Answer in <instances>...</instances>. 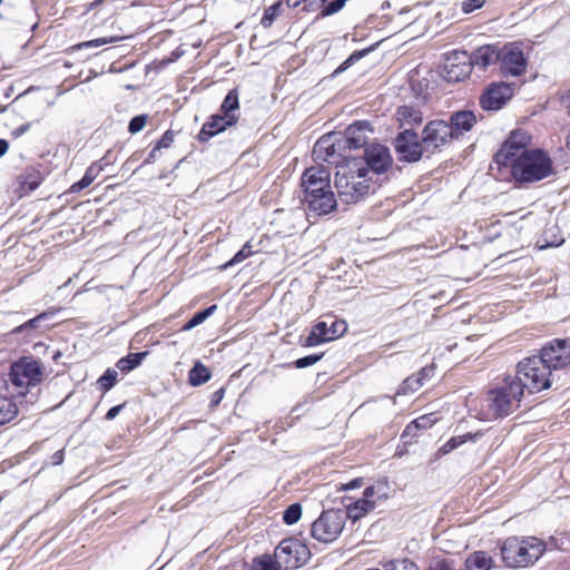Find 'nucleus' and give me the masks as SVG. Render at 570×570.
<instances>
[{"label": "nucleus", "mask_w": 570, "mask_h": 570, "mask_svg": "<svg viewBox=\"0 0 570 570\" xmlns=\"http://www.w3.org/2000/svg\"><path fill=\"white\" fill-rule=\"evenodd\" d=\"M301 187L311 212L326 215L336 208L337 202L331 189V173L324 166L306 168L301 177Z\"/></svg>", "instance_id": "1"}, {"label": "nucleus", "mask_w": 570, "mask_h": 570, "mask_svg": "<svg viewBox=\"0 0 570 570\" xmlns=\"http://www.w3.org/2000/svg\"><path fill=\"white\" fill-rule=\"evenodd\" d=\"M335 187L340 199L346 204H355L374 191V183L372 176H368V168L357 158L347 159L337 165Z\"/></svg>", "instance_id": "2"}, {"label": "nucleus", "mask_w": 570, "mask_h": 570, "mask_svg": "<svg viewBox=\"0 0 570 570\" xmlns=\"http://www.w3.org/2000/svg\"><path fill=\"white\" fill-rule=\"evenodd\" d=\"M523 395L519 382L507 376L502 385L490 390L482 399V419L491 421L512 414L520 407Z\"/></svg>", "instance_id": "3"}, {"label": "nucleus", "mask_w": 570, "mask_h": 570, "mask_svg": "<svg viewBox=\"0 0 570 570\" xmlns=\"http://www.w3.org/2000/svg\"><path fill=\"white\" fill-rule=\"evenodd\" d=\"M511 176L519 185H529L550 177L553 161L542 149H530L509 163Z\"/></svg>", "instance_id": "4"}, {"label": "nucleus", "mask_w": 570, "mask_h": 570, "mask_svg": "<svg viewBox=\"0 0 570 570\" xmlns=\"http://www.w3.org/2000/svg\"><path fill=\"white\" fill-rule=\"evenodd\" d=\"M546 550V541L537 537H510L501 547V557L507 567L523 568L533 564Z\"/></svg>", "instance_id": "5"}, {"label": "nucleus", "mask_w": 570, "mask_h": 570, "mask_svg": "<svg viewBox=\"0 0 570 570\" xmlns=\"http://www.w3.org/2000/svg\"><path fill=\"white\" fill-rule=\"evenodd\" d=\"M552 377L553 372L540 355H532L519 362L515 375L511 376L514 382H519L523 393L527 390L530 394L550 389Z\"/></svg>", "instance_id": "6"}, {"label": "nucleus", "mask_w": 570, "mask_h": 570, "mask_svg": "<svg viewBox=\"0 0 570 570\" xmlns=\"http://www.w3.org/2000/svg\"><path fill=\"white\" fill-rule=\"evenodd\" d=\"M42 381V366L39 361L22 357L10 367L9 382L16 393L23 396L30 387Z\"/></svg>", "instance_id": "7"}, {"label": "nucleus", "mask_w": 570, "mask_h": 570, "mask_svg": "<svg viewBox=\"0 0 570 570\" xmlns=\"http://www.w3.org/2000/svg\"><path fill=\"white\" fill-rule=\"evenodd\" d=\"M346 514L342 510H326L312 523V537L324 543L333 542L344 529Z\"/></svg>", "instance_id": "8"}, {"label": "nucleus", "mask_w": 570, "mask_h": 570, "mask_svg": "<svg viewBox=\"0 0 570 570\" xmlns=\"http://www.w3.org/2000/svg\"><path fill=\"white\" fill-rule=\"evenodd\" d=\"M274 557L285 570L297 569L309 558L307 547L294 538L284 539L275 548Z\"/></svg>", "instance_id": "9"}, {"label": "nucleus", "mask_w": 570, "mask_h": 570, "mask_svg": "<svg viewBox=\"0 0 570 570\" xmlns=\"http://www.w3.org/2000/svg\"><path fill=\"white\" fill-rule=\"evenodd\" d=\"M422 141L426 154H434L453 140V131L448 121L435 119L429 121L422 131Z\"/></svg>", "instance_id": "10"}, {"label": "nucleus", "mask_w": 570, "mask_h": 570, "mask_svg": "<svg viewBox=\"0 0 570 570\" xmlns=\"http://www.w3.org/2000/svg\"><path fill=\"white\" fill-rule=\"evenodd\" d=\"M394 148L401 161L415 163L426 153L422 138L412 129H404L394 139Z\"/></svg>", "instance_id": "11"}, {"label": "nucleus", "mask_w": 570, "mask_h": 570, "mask_svg": "<svg viewBox=\"0 0 570 570\" xmlns=\"http://www.w3.org/2000/svg\"><path fill=\"white\" fill-rule=\"evenodd\" d=\"M441 69V75L448 82L462 81L470 76L472 70L470 55L465 51L448 53Z\"/></svg>", "instance_id": "12"}, {"label": "nucleus", "mask_w": 570, "mask_h": 570, "mask_svg": "<svg viewBox=\"0 0 570 570\" xmlns=\"http://www.w3.org/2000/svg\"><path fill=\"white\" fill-rule=\"evenodd\" d=\"M541 358L554 372L570 365V338H554L540 350Z\"/></svg>", "instance_id": "13"}, {"label": "nucleus", "mask_w": 570, "mask_h": 570, "mask_svg": "<svg viewBox=\"0 0 570 570\" xmlns=\"http://www.w3.org/2000/svg\"><path fill=\"white\" fill-rule=\"evenodd\" d=\"M500 71L503 76L518 77L525 72L527 59L521 46L518 43L505 45L500 52Z\"/></svg>", "instance_id": "14"}, {"label": "nucleus", "mask_w": 570, "mask_h": 570, "mask_svg": "<svg viewBox=\"0 0 570 570\" xmlns=\"http://www.w3.org/2000/svg\"><path fill=\"white\" fill-rule=\"evenodd\" d=\"M347 330L344 321L333 320L328 325L326 321L316 323L308 336L304 340L303 346L312 347L342 336Z\"/></svg>", "instance_id": "15"}, {"label": "nucleus", "mask_w": 570, "mask_h": 570, "mask_svg": "<svg viewBox=\"0 0 570 570\" xmlns=\"http://www.w3.org/2000/svg\"><path fill=\"white\" fill-rule=\"evenodd\" d=\"M530 137L523 131H513L494 156L499 167H508L512 159L519 158L530 149L527 148Z\"/></svg>", "instance_id": "16"}, {"label": "nucleus", "mask_w": 570, "mask_h": 570, "mask_svg": "<svg viewBox=\"0 0 570 570\" xmlns=\"http://www.w3.org/2000/svg\"><path fill=\"white\" fill-rule=\"evenodd\" d=\"M513 96V88L507 82H492L480 96L479 102L483 110H500Z\"/></svg>", "instance_id": "17"}, {"label": "nucleus", "mask_w": 570, "mask_h": 570, "mask_svg": "<svg viewBox=\"0 0 570 570\" xmlns=\"http://www.w3.org/2000/svg\"><path fill=\"white\" fill-rule=\"evenodd\" d=\"M368 168V176L371 174L381 175L386 173L392 164L393 158L390 149L381 144H373L364 149L363 158H360Z\"/></svg>", "instance_id": "18"}, {"label": "nucleus", "mask_w": 570, "mask_h": 570, "mask_svg": "<svg viewBox=\"0 0 570 570\" xmlns=\"http://www.w3.org/2000/svg\"><path fill=\"white\" fill-rule=\"evenodd\" d=\"M342 141L340 140L338 147L336 144V137L334 135H326L321 137L314 148L313 156L316 160L337 164L340 154L338 148L341 147Z\"/></svg>", "instance_id": "19"}, {"label": "nucleus", "mask_w": 570, "mask_h": 570, "mask_svg": "<svg viewBox=\"0 0 570 570\" xmlns=\"http://www.w3.org/2000/svg\"><path fill=\"white\" fill-rule=\"evenodd\" d=\"M375 494H376L375 488L367 487L364 490L363 497L361 499H358L354 503L347 505L346 511H344V513L346 514V519L350 518L353 521H357L362 517H364L366 513L372 511L375 508V500H374Z\"/></svg>", "instance_id": "20"}, {"label": "nucleus", "mask_w": 570, "mask_h": 570, "mask_svg": "<svg viewBox=\"0 0 570 570\" xmlns=\"http://www.w3.org/2000/svg\"><path fill=\"white\" fill-rule=\"evenodd\" d=\"M368 130L370 125L367 121H356L346 128L344 138L341 141L348 149L362 148L367 144L366 132Z\"/></svg>", "instance_id": "21"}, {"label": "nucleus", "mask_w": 570, "mask_h": 570, "mask_svg": "<svg viewBox=\"0 0 570 570\" xmlns=\"http://www.w3.org/2000/svg\"><path fill=\"white\" fill-rule=\"evenodd\" d=\"M476 115L471 110H460L451 115L449 127L453 131V138L459 139L465 132H469L476 124Z\"/></svg>", "instance_id": "22"}, {"label": "nucleus", "mask_w": 570, "mask_h": 570, "mask_svg": "<svg viewBox=\"0 0 570 570\" xmlns=\"http://www.w3.org/2000/svg\"><path fill=\"white\" fill-rule=\"evenodd\" d=\"M222 114L213 115L202 127L198 132V140L202 142L208 141L217 134L224 131L226 128L234 126V122L227 121Z\"/></svg>", "instance_id": "23"}, {"label": "nucleus", "mask_w": 570, "mask_h": 570, "mask_svg": "<svg viewBox=\"0 0 570 570\" xmlns=\"http://www.w3.org/2000/svg\"><path fill=\"white\" fill-rule=\"evenodd\" d=\"M501 50L493 45H487L478 48L472 55H470L471 65L476 66L481 69L494 65L500 59Z\"/></svg>", "instance_id": "24"}, {"label": "nucleus", "mask_w": 570, "mask_h": 570, "mask_svg": "<svg viewBox=\"0 0 570 570\" xmlns=\"http://www.w3.org/2000/svg\"><path fill=\"white\" fill-rule=\"evenodd\" d=\"M436 421L438 419L433 413L425 414L413 420L404 429L401 435L402 440L404 441V443H410L412 439H414L417 435L419 431L432 428Z\"/></svg>", "instance_id": "25"}, {"label": "nucleus", "mask_w": 570, "mask_h": 570, "mask_svg": "<svg viewBox=\"0 0 570 570\" xmlns=\"http://www.w3.org/2000/svg\"><path fill=\"white\" fill-rule=\"evenodd\" d=\"M239 100H238V91L237 89H232L226 95L223 104L219 108V114H222L227 121L237 124L239 119Z\"/></svg>", "instance_id": "26"}, {"label": "nucleus", "mask_w": 570, "mask_h": 570, "mask_svg": "<svg viewBox=\"0 0 570 570\" xmlns=\"http://www.w3.org/2000/svg\"><path fill=\"white\" fill-rule=\"evenodd\" d=\"M397 120L401 126L405 125H419L423 120L422 112L412 106H401L396 111Z\"/></svg>", "instance_id": "27"}, {"label": "nucleus", "mask_w": 570, "mask_h": 570, "mask_svg": "<svg viewBox=\"0 0 570 570\" xmlns=\"http://www.w3.org/2000/svg\"><path fill=\"white\" fill-rule=\"evenodd\" d=\"M491 557L483 551H476L465 560V570H490Z\"/></svg>", "instance_id": "28"}, {"label": "nucleus", "mask_w": 570, "mask_h": 570, "mask_svg": "<svg viewBox=\"0 0 570 570\" xmlns=\"http://www.w3.org/2000/svg\"><path fill=\"white\" fill-rule=\"evenodd\" d=\"M212 377L210 371L200 362H196L188 373V382L191 386H199Z\"/></svg>", "instance_id": "29"}, {"label": "nucleus", "mask_w": 570, "mask_h": 570, "mask_svg": "<svg viewBox=\"0 0 570 570\" xmlns=\"http://www.w3.org/2000/svg\"><path fill=\"white\" fill-rule=\"evenodd\" d=\"M17 414V404L10 397L0 396V425L12 421Z\"/></svg>", "instance_id": "30"}, {"label": "nucleus", "mask_w": 570, "mask_h": 570, "mask_svg": "<svg viewBox=\"0 0 570 570\" xmlns=\"http://www.w3.org/2000/svg\"><path fill=\"white\" fill-rule=\"evenodd\" d=\"M147 354L148 352L130 353L126 357H121L116 365L121 372H129L139 366Z\"/></svg>", "instance_id": "31"}, {"label": "nucleus", "mask_w": 570, "mask_h": 570, "mask_svg": "<svg viewBox=\"0 0 570 570\" xmlns=\"http://www.w3.org/2000/svg\"><path fill=\"white\" fill-rule=\"evenodd\" d=\"M282 567L274 556L262 554L253 559L250 570H281Z\"/></svg>", "instance_id": "32"}, {"label": "nucleus", "mask_w": 570, "mask_h": 570, "mask_svg": "<svg viewBox=\"0 0 570 570\" xmlns=\"http://www.w3.org/2000/svg\"><path fill=\"white\" fill-rule=\"evenodd\" d=\"M42 183V176L38 170H29L23 175V179L21 181L22 189L26 191H33L37 189Z\"/></svg>", "instance_id": "33"}, {"label": "nucleus", "mask_w": 570, "mask_h": 570, "mask_svg": "<svg viewBox=\"0 0 570 570\" xmlns=\"http://www.w3.org/2000/svg\"><path fill=\"white\" fill-rule=\"evenodd\" d=\"M382 567L384 570H419V566L407 558L389 560Z\"/></svg>", "instance_id": "34"}, {"label": "nucleus", "mask_w": 570, "mask_h": 570, "mask_svg": "<svg viewBox=\"0 0 570 570\" xmlns=\"http://www.w3.org/2000/svg\"><path fill=\"white\" fill-rule=\"evenodd\" d=\"M282 11V2L278 1L264 10L263 17L261 19V24L263 28H269L275 19L281 14Z\"/></svg>", "instance_id": "35"}, {"label": "nucleus", "mask_w": 570, "mask_h": 570, "mask_svg": "<svg viewBox=\"0 0 570 570\" xmlns=\"http://www.w3.org/2000/svg\"><path fill=\"white\" fill-rule=\"evenodd\" d=\"M475 438H476V434H471V433L453 436L446 443H444L442 445V448L440 449V452H442L443 454H448L451 451H453L454 449H456L460 445H462L463 443H465L468 440H474Z\"/></svg>", "instance_id": "36"}, {"label": "nucleus", "mask_w": 570, "mask_h": 570, "mask_svg": "<svg viewBox=\"0 0 570 570\" xmlns=\"http://www.w3.org/2000/svg\"><path fill=\"white\" fill-rule=\"evenodd\" d=\"M217 308L216 305H212L209 307H207L206 309L204 311H200L198 313H196L185 325H184V330L185 331H189L191 328H194L195 326L202 324L206 318H208L214 312L215 309Z\"/></svg>", "instance_id": "37"}, {"label": "nucleus", "mask_w": 570, "mask_h": 570, "mask_svg": "<svg viewBox=\"0 0 570 570\" xmlns=\"http://www.w3.org/2000/svg\"><path fill=\"white\" fill-rule=\"evenodd\" d=\"M425 570H455V562L452 559L438 556L430 560Z\"/></svg>", "instance_id": "38"}, {"label": "nucleus", "mask_w": 570, "mask_h": 570, "mask_svg": "<svg viewBox=\"0 0 570 570\" xmlns=\"http://www.w3.org/2000/svg\"><path fill=\"white\" fill-rule=\"evenodd\" d=\"M345 3L342 0H332L330 2H325L322 7V10L317 14L316 19L325 18L332 16L343 9Z\"/></svg>", "instance_id": "39"}, {"label": "nucleus", "mask_w": 570, "mask_h": 570, "mask_svg": "<svg viewBox=\"0 0 570 570\" xmlns=\"http://www.w3.org/2000/svg\"><path fill=\"white\" fill-rule=\"evenodd\" d=\"M118 373L108 368L98 380V384L100 389L105 392L109 391L117 382Z\"/></svg>", "instance_id": "40"}, {"label": "nucleus", "mask_w": 570, "mask_h": 570, "mask_svg": "<svg viewBox=\"0 0 570 570\" xmlns=\"http://www.w3.org/2000/svg\"><path fill=\"white\" fill-rule=\"evenodd\" d=\"M301 515H302V508H301V504L298 503H294V504H291L285 511H284V514H283V521L291 525V524H294L296 523L299 519H301Z\"/></svg>", "instance_id": "41"}, {"label": "nucleus", "mask_w": 570, "mask_h": 570, "mask_svg": "<svg viewBox=\"0 0 570 570\" xmlns=\"http://www.w3.org/2000/svg\"><path fill=\"white\" fill-rule=\"evenodd\" d=\"M250 255H253V250H252V245L249 242H247L235 255L234 257L228 261L224 266L223 268L226 269L227 267L229 266H234L240 262H243L244 259H246L247 257H249Z\"/></svg>", "instance_id": "42"}, {"label": "nucleus", "mask_w": 570, "mask_h": 570, "mask_svg": "<svg viewBox=\"0 0 570 570\" xmlns=\"http://www.w3.org/2000/svg\"><path fill=\"white\" fill-rule=\"evenodd\" d=\"M420 380L421 379H417L415 374L406 377L400 385L399 394H407L421 389L422 385Z\"/></svg>", "instance_id": "43"}, {"label": "nucleus", "mask_w": 570, "mask_h": 570, "mask_svg": "<svg viewBox=\"0 0 570 570\" xmlns=\"http://www.w3.org/2000/svg\"><path fill=\"white\" fill-rule=\"evenodd\" d=\"M323 356H324V353L311 354V355H307V356L296 360L294 362V365L296 368H305V367L312 366L315 363H317L320 360H322Z\"/></svg>", "instance_id": "44"}, {"label": "nucleus", "mask_w": 570, "mask_h": 570, "mask_svg": "<svg viewBox=\"0 0 570 570\" xmlns=\"http://www.w3.org/2000/svg\"><path fill=\"white\" fill-rule=\"evenodd\" d=\"M147 115H138V116H135L130 121H129V125H128V131L130 134H137L139 132L140 130H142V128L145 127L146 122H147Z\"/></svg>", "instance_id": "45"}, {"label": "nucleus", "mask_w": 570, "mask_h": 570, "mask_svg": "<svg viewBox=\"0 0 570 570\" xmlns=\"http://www.w3.org/2000/svg\"><path fill=\"white\" fill-rule=\"evenodd\" d=\"M49 316V313L45 312V313H41L39 314L38 316L29 320L28 322L23 323L22 325H20L16 331L17 332H22L27 328H37L38 327V324L40 321L42 320H46L47 317Z\"/></svg>", "instance_id": "46"}, {"label": "nucleus", "mask_w": 570, "mask_h": 570, "mask_svg": "<svg viewBox=\"0 0 570 570\" xmlns=\"http://www.w3.org/2000/svg\"><path fill=\"white\" fill-rule=\"evenodd\" d=\"M484 3V0H465L462 2V10L465 13H470L479 8H481Z\"/></svg>", "instance_id": "47"}, {"label": "nucleus", "mask_w": 570, "mask_h": 570, "mask_svg": "<svg viewBox=\"0 0 570 570\" xmlns=\"http://www.w3.org/2000/svg\"><path fill=\"white\" fill-rule=\"evenodd\" d=\"M174 141V134L167 130L157 141L156 149L168 148Z\"/></svg>", "instance_id": "48"}, {"label": "nucleus", "mask_w": 570, "mask_h": 570, "mask_svg": "<svg viewBox=\"0 0 570 570\" xmlns=\"http://www.w3.org/2000/svg\"><path fill=\"white\" fill-rule=\"evenodd\" d=\"M101 170L102 166L95 163L87 168L83 176H86V178H88L90 181H94Z\"/></svg>", "instance_id": "49"}, {"label": "nucleus", "mask_w": 570, "mask_h": 570, "mask_svg": "<svg viewBox=\"0 0 570 570\" xmlns=\"http://www.w3.org/2000/svg\"><path fill=\"white\" fill-rule=\"evenodd\" d=\"M434 374V367L433 366H425L421 368L415 376L417 379H421V385L423 386L424 382L428 381L432 375Z\"/></svg>", "instance_id": "50"}, {"label": "nucleus", "mask_w": 570, "mask_h": 570, "mask_svg": "<svg viewBox=\"0 0 570 570\" xmlns=\"http://www.w3.org/2000/svg\"><path fill=\"white\" fill-rule=\"evenodd\" d=\"M92 181H90L86 176H83L79 181L75 183L70 187L71 193H79L86 187H88Z\"/></svg>", "instance_id": "51"}, {"label": "nucleus", "mask_w": 570, "mask_h": 570, "mask_svg": "<svg viewBox=\"0 0 570 570\" xmlns=\"http://www.w3.org/2000/svg\"><path fill=\"white\" fill-rule=\"evenodd\" d=\"M224 395H225V390L224 389H218L217 391H215L212 394L210 406L212 407L217 406L222 402V400L224 399Z\"/></svg>", "instance_id": "52"}, {"label": "nucleus", "mask_w": 570, "mask_h": 570, "mask_svg": "<svg viewBox=\"0 0 570 570\" xmlns=\"http://www.w3.org/2000/svg\"><path fill=\"white\" fill-rule=\"evenodd\" d=\"M125 404H119V405H116V406H112L111 409H109V411L106 413V420L108 421H111L114 420L119 413L120 411L124 409Z\"/></svg>", "instance_id": "53"}, {"label": "nucleus", "mask_w": 570, "mask_h": 570, "mask_svg": "<svg viewBox=\"0 0 570 570\" xmlns=\"http://www.w3.org/2000/svg\"><path fill=\"white\" fill-rule=\"evenodd\" d=\"M362 484H363V479L356 478L348 483L342 484L341 489L347 491V490L360 488Z\"/></svg>", "instance_id": "54"}, {"label": "nucleus", "mask_w": 570, "mask_h": 570, "mask_svg": "<svg viewBox=\"0 0 570 570\" xmlns=\"http://www.w3.org/2000/svg\"><path fill=\"white\" fill-rule=\"evenodd\" d=\"M362 56V53H353L348 59H346L340 67L336 71H343L345 70L346 68H348L353 61H355L356 59H358L360 57Z\"/></svg>", "instance_id": "55"}, {"label": "nucleus", "mask_w": 570, "mask_h": 570, "mask_svg": "<svg viewBox=\"0 0 570 570\" xmlns=\"http://www.w3.org/2000/svg\"><path fill=\"white\" fill-rule=\"evenodd\" d=\"M63 459H65V454H63V450H58L56 451L52 456H51V463L53 465H59L63 462Z\"/></svg>", "instance_id": "56"}, {"label": "nucleus", "mask_w": 570, "mask_h": 570, "mask_svg": "<svg viewBox=\"0 0 570 570\" xmlns=\"http://www.w3.org/2000/svg\"><path fill=\"white\" fill-rule=\"evenodd\" d=\"M160 149H156V146L150 150V153L148 154V156L146 157L144 164H153L156 161L157 159V153L159 151Z\"/></svg>", "instance_id": "57"}, {"label": "nucleus", "mask_w": 570, "mask_h": 570, "mask_svg": "<svg viewBox=\"0 0 570 570\" xmlns=\"http://www.w3.org/2000/svg\"><path fill=\"white\" fill-rule=\"evenodd\" d=\"M106 43H108V40L106 38H99V39L86 42L85 46L86 47H99V46H102Z\"/></svg>", "instance_id": "58"}, {"label": "nucleus", "mask_w": 570, "mask_h": 570, "mask_svg": "<svg viewBox=\"0 0 570 570\" xmlns=\"http://www.w3.org/2000/svg\"><path fill=\"white\" fill-rule=\"evenodd\" d=\"M9 149V142L6 139H0V157L7 154Z\"/></svg>", "instance_id": "59"}, {"label": "nucleus", "mask_w": 570, "mask_h": 570, "mask_svg": "<svg viewBox=\"0 0 570 570\" xmlns=\"http://www.w3.org/2000/svg\"><path fill=\"white\" fill-rule=\"evenodd\" d=\"M304 2H307V0H286V3L289 8H297Z\"/></svg>", "instance_id": "60"}, {"label": "nucleus", "mask_w": 570, "mask_h": 570, "mask_svg": "<svg viewBox=\"0 0 570 570\" xmlns=\"http://www.w3.org/2000/svg\"><path fill=\"white\" fill-rule=\"evenodd\" d=\"M29 127H30L29 125H23V126L17 128V129H14L13 135L17 136V137L21 136V135H23L29 129Z\"/></svg>", "instance_id": "61"}, {"label": "nucleus", "mask_w": 570, "mask_h": 570, "mask_svg": "<svg viewBox=\"0 0 570 570\" xmlns=\"http://www.w3.org/2000/svg\"><path fill=\"white\" fill-rule=\"evenodd\" d=\"M314 3L313 1H307V2H304V7H303V11L305 12H309L312 10H314Z\"/></svg>", "instance_id": "62"}, {"label": "nucleus", "mask_w": 570, "mask_h": 570, "mask_svg": "<svg viewBox=\"0 0 570 570\" xmlns=\"http://www.w3.org/2000/svg\"><path fill=\"white\" fill-rule=\"evenodd\" d=\"M547 543V549L550 547V548H559L558 546V540L553 537H550L549 538V542H546Z\"/></svg>", "instance_id": "63"}, {"label": "nucleus", "mask_w": 570, "mask_h": 570, "mask_svg": "<svg viewBox=\"0 0 570 570\" xmlns=\"http://www.w3.org/2000/svg\"><path fill=\"white\" fill-rule=\"evenodd\" d=\"M567 146L570 149V134L568 135V138H567Z\"/></svg>", "instance_id": "64"}]
</instances>
